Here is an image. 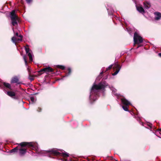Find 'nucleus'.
<instances>
[{"instance_id":"1","label":"nucleus","mask_w":161,"mask_h":161,"mask_svg":"<svg viewBox=\"0 0 161 161\" xmlns=\"http://www.w3.org/2000/svg\"><path fill=\"white\" fill-rule=\"evenodd\" d=\"M108 86V84L105 82H101L98 85L94 84L91 89L90 98V100L94 101L97 99V97L98 92L99 90L104 88Z\"/></svg>"},{"instance_id":"2","label":"nucleus","mask_w":161,"mask_h":161,"mask_svg":"<svg viewBox=\"0 0 161 161\" xmlns=\"http://www.w3.org/2000/svg\"><path fill=\"white\" fill-rule=\"evenodd\" d=\"M50 153L56 156H61L64 158H66L69 157V154L65 152L62 153L58 152L57 150L55 149H53L49 151Z\"/></svg>"},{"instance_id":"3","label":"nucleus","mask_w":161,"mask_h":161,"mask_svg":"<svg viewBox=\"0 0 161 161\" xmlns=\"http://www.w3.org/2000/svg\"><path fill=\"white\" fill-rule=\"evenodd\" d=\"M10 17L12 21V24L13 26L17 25L19 20V18L15 14V11L13 10L10 13Z\"/></svg>"},{"instance_id":"4","label":"nucleus","mask_w":161,"mask_h":161,"mask_svg":"<svg viewBox=\"0 0 161 161\" xmlns=\"http://www.w3.org/2000/svg\"><path fill=\"white\" fill-rule=\"evenodd\" d=\"M19 145L21 147L27 146L29 147H31L32 149H36L37 147V143L33 142H23L20 143Z\"/></svg>"},{"instance_id":"5","label":"nucleus","mask_w":161,"mask_h":161,"mask_svg":"<svg viewBox=\"0 0 161 161\" xmlns=\"http://www.w3.org/2000/svg\"><path fill=\"white\" fill-rule=\"evenodd\" d=\"M133 38L135 44H139L143 42L142 37L139 36L136 32L134 34Z\"/></svg>"},{"instance_id":"6","label":"nucleus","mask_w":161,"mask_h":161,"mask_svg":"<svg viewBox=\"0 0 161 161\" xmlns=\"http://www.w3.org/2000/svg\"><path fill=\"white\" fill-rule=\"evenodd\" d=\"M121 101L122 104L125 106H122L123 109L125 111H128V105L130 104V102L125 98H121Z\"/></svg>"},{"instance_id":"7","label":"nucleus","mask_w":161,"mask_h":161,"mask_svg":"<svg viewBox=\"0 0 161 161\" xmlns=\"http://www.w3.org/2000/svg\"><path fill=\"white\" fill-rule=\"evenodd\" d=\"M114 71L115 72L113 74V75H117L119 72L121 67L117 63H115L113 66Z\"/></svg>"},{"instance_id":"8","label":"nucleus","mask_w":161,"mask_h":161,"mask_svg":"<svg viewBox=\"0 0 161 161\" xmlns=\"http://www.w3.org/2000/svg\"><path fill=\"white\" fill-rule=\"evenodd\" d=\"M11 40L12 41L16 44L17 42L19 41H21L22 40V36L21 35H19V37L13 36Z\"/></svg>"},{"instance_id":"9","label":"nucleus","mask_w":161,"mask_h":161,"mask_svg":"<svg viewBox=\"0 0 161 161\" xmlns=\"http://www.w3.org/2000/svg\"><path fill=\"white\" fill-rule=\"evenodd\" d=\"M25 48L26 52L28 54V56L29 57L30 61H32L33 59L31 51H30L28 47H25Z\"/></svg>"},{"instance_id":"10","label":"nucleus","mask_w":161,"mask_h":161,"mask_svg":"<svg viewBox=\"0 0 161 161\" xmlns=\"http://www.w3.org/2000/svg\"><path fill=\"white\" fill-rule=\"evenodd\" d=\"M41 71H43L45 72H52L53 71V69L51 67H48L45 68H43V69H42L41 70Z\"/></svg>"},{"instance_id":"11","label":"nucleus","mask_w":161,"mask_h":161,"mask_svg":"<svg viewBox=\"0 0 161 161\" xmlns=\"http://www.w3.org/2000/svg\"><path fill=\"white\" fill-rule=\"evenodd\" d=\"M7 94L10 97H13L14 98H16L15 97V93L13 91H8L7 92Z\"/></svg>"},{"instance_id":"12","label":"nucleus","mask_w":161,"mask_h":161,"mask_svg":"<svg viewBox=\"0 0 161 161\" xmlns=\"http://www.w3.org/2000/svg\"><path fill=\"white\" fill-rule=\"evenodd\" d=\"M155 19L158 20L161 18V14L159 12H156L154 13Z\"/></svg>"},{"instance_id":"13","label":"nucleus","mask_w":161,"mask_h":161,"mask_svg":"<svg viewBox=\"0 0 161 161\" xmlns=\"http://www.w3.org/2000/svg\"><path fill=\"white\" fill-rule=\"evenodd\" d=\"M18 81L19 79L18 77L16 76H15L12 78L11 80V82L13 83H17L19 84Z\"/></svg>"},{"instance_id":"14","label":"nucleus","mask_w":161,"mask_h":161,"mask_svg":"<svg viewBox=\"0 0 161 161\" xmlns=\"http://www.w3.org/2000/svg\"><path fill=\"white\" fill-rule=\"evenodd\" d=\"M19 154L20 156L24 155L26 152V150L25 149L21 148L19 149Z\"/></svg>"},{"instance_id":"15","label":"nucleus","mask_w":161,"mask_h":161,"mask_svg":"<svg viewBox=\"0 0 161 161\" xmlns=\"http://www.w3.org/2000/svg\"><path fill=\"white\" fill-rule=\"evenodd\" d=\"M137 10L140 13H144V10L142 7H137L136 6Z\"/></svg>"},{"instance_id":"16","label":"nucleus","mask_w":161,"mask_h":161,"mask_svg":"<svg viewBox=\"0 0 161 161\" xmlns=\"http://www.w3.org/2000/svg\"><path fill=\"white\" fill-rule=\"evenodd\" d=\"M150 6V3L148 2H146L144 3V6L146 9L149 8Z\"/></svg>"},{"instance_id":"17","label":"nucleus","mask_w":161,"mask_h":161,"mask_svg":"<svg viewBox=\"0 0 161 161\" xmlns=\"http://www.w3.org/2000/svg\"><path fill=\"white\" fill-rule=\"evenodd\" d=\"M3 85L7 88H8L9 89H10L11 88V86L10 84H9L8 83H6V82H4Z\"/></svg>"},{"instance_id":"18","label":"nucleus","mask_w":161,"mask_h":161,"mask_svg":"<svg viewBox=\"0 0 161 161\" xmlns=\"http://www.w3.org/2000/svg\"><path fill=\"white\" fill-rule=\"evenodd\" d=\"M111 89L112 91V93L113 94H114V95L118 96V94L115 93L117 90L115 88L113 87H112L111 88Z\"/></svg>"},{"instance_id":"19","label":"nucleus","mask_w":161,"mask_h":161,"mask_svg":"<svg viewBox=\"0 0 161 161\" xmlns=\"http://www.w3.org/2000/svg\"><path fill=\"white\" fill-rule=\"evenodd\" d=\"M18 149V147H16L12 149V150H11L10 151V153H12L13 152H16Z\"/></svg>"},{"instance_id":"20","label":"nucleus","mask_w":161,"mask_h":161,"mask_svg":"<svg viewBox=\"0 0 161 161\" xmlns=\"http://www.w3.org/2000/svg\"><path fill=\"white\" fill-rule=\"evenodd\" d=\"M30 101L32 103H33L36 100L34 97H30Z\"/></svg>"},{"instance_id":"21","label":"nucleus","mask_w":161,"mask_h":161,"mask_svg":"<svg viewBox=\"0 0 161 161\" xmlns=\"http://www.w3.org/2000/svg\"><path fill=\"white\" fill-rule=\"evenodd\" d=\"M58 67L60 69H61L63 70L64 69H65L64 66L62 65H58Z\"/></svg>"},{"instance_id":"22","label":"nucleus","mask_w":161,"mask_h":161,"mask_svg":"<svg viewBox=\"0 0 161 161\" xmlns=\"http://www.w3.org/2000/svg\"><path fill=\"white\" fill-rule=\"evenodd\" d=\"M23 59H24V61L25 62V64L26 65L27 64V60H26V59L25 56H23Z\"/></svg>"},{"instance_id":"23","label":"nucleus","mask_w":161,"mask_h":161,"mask_svg":"<svg viewBox=\"0 0 161 161\" xmlns=\"http://www.w3.org/2000/svg\"><path fill=\"white\" fill-rule=\"evenodd\" d=\"M112 65H110L108 68L106 69V70L105 71V72H106V71L108 70H109V69H111L112 68Z\"/></svg>"},{"instance_id":"24","label":"nucleus","mask_w":161,"mask_h":161,"mask_svg":"<svg viewBox=\"0 0 161 161\" xmlns=\"http://www.w3.org/2000/svg\"><path fill=\"white\" fill-rule=\"evenodd\" d=\"M68 71H69L68 74L66 75V76H68V75H69L71 73V69H70V68H68Z\"/></svg>"},{"instance_id":"25","label":"nucleus","mask_w":161,"mask_h":161,"mask_svg":"<svg viewBox=\"0 0 161 161\" xmlns=\"http://www.w3.org/2000/svg\"><path fill=\"white\" fill-rule=\"evenodd\" d=\"M38 145H37V147L36 148V149H34V150H36V152L37 153H38L39 154H42V153H39V152H38Z\"/></svg>"},{"instance_id":"26","label":"nucleus","mask_w":161,"mask_h":161,"mask_svg":"<svg viewBox=\"0 0 161 161\" xmlns=\"http://www.w3.org/2000/svg\"><path fill=\"white\" fill-rule=\"evenodd\" d=\"M15 36L16 37H19V34L18 32H16L15 33Z\"/></svg>"},{"instance_id":"27","label":"nucleus","mask_w":161,"mask_h":161,"mask_svg":"<svg viewBox=\"0 0 161 161\" xmlns=\"http://www.w3.org/2000/svg\"><path fill=\"white\" fill-rule=\"evenodd\" d=\"M26 2L27 3H30L32 1V0H26Z\"/></svg>"},{"instance_id":"28","label":"nucleus","mask_w":161,"mask_h":161,"mask_svg":"<svg viewBox=\"0 0 161 161\" xmlns=\"http://www.w3.org/2000/svg\"><path fill=\"white\" fill-rule=\"evenodd\" d=\"M104 72V71H103H103L101 72V73H100V75H102V74Z\"/></svg>"},{"instance_id":"29","label":"nucleus","mask_w":161,"mask_h":161,"mask_svg":"<svg viewBox=\"0 0 161 161\" xmlns=\"http://www.w3.org/2000/svg\"><path fill=\"white\" fill-rule=\"evenodd\" d=\"M158 55L160 57H161V53H159Z\"/></svg>"},{"instance_id":"30","label":"nucleus","mask_w":161,"mask_h":161,"mask_svg":"<svg viewBox=\"0 0 161 161\" xmlns=\"http://www.w3.org/2000/svg\"><path fill=\"white\" fill-rule=\"evenodd\" d=\"M38 109H39L40 110H38V109L37 110V111L39 112H40V111L41 110V108H38Z\"/></svg>"},{"instance_id":"31","label":"nucleus","mask_w":161,"mask_h":161,"mask_svg":"<svg viewBox=\"0 0 161 161\" xmlns=\"http://www.w3.org/2000/svg\"><path fill=\"white\" fill-rule=\"evenodd\" d=\"M61 160H62L63 161H67L66 159L64 161L62 159H61Z\"/></svg>"},{"instance_id":"32","label":"nucleus","mask_w":161,"mask_h":161,"mask_svg":"<svg viewBox=\"0 0 161 161\" xmlns=\"http://www.w3.org/2000/svg\"><path fill=\"white\" fill-rule=\"evenodd\" d=\"M132 1H133V2H134L136 4V1H135V0H132Z\"/></svg>"},{"instance_id":"33","label":"nucleus","mask_w":161,"mask_h":161,"mask_svg":"<svg viewBox=\"0 0 161 161\" xmlns=\"http://www.w3.org/2000/svg\"><path fill=\"white\" fill-rule=\"evenodd\" d=\"M13 31L14 32V28H13Z\"/></svg>"}]
</instances>
